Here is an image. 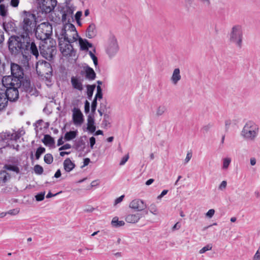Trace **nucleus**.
Returning <instances> with one entry per match:
<instances>
[{
    "label": "nucleus",
    "mask_w": 260,
    "mask_h": 260,
    "mask_svg": "<svg viewBox=\"0 0 260 260\" xmlns=\"http://www.w3.org/2000/svg\"><path fill=\"white\" fill-rule=\"evenodd\" d=\"M16 133V135L19 136V139L25 134V131L23 129H19Z\"/></svg>",
    "instance_id": "nucleus-61"
},
{
    "label": "nucleus",
    "mask_w": 260,
    "mask_h": 260,
    "mask_svg": "<svg viewBox=\"0 0 260 260\" xmlns=\"http://www.w3.org/2000/svg\"><path fill=\"white\" fill-rule=\"evenodd\" d=\"M11 75L17 79H22L23 78L24 72L22 67L15 63H11Z\"/></svg>",
    "instance_id": "nucleus-14"
},
{
    "label": "nucleus",
    "mask_w": 260,
    "mask_h": 260,
    "mask_svg": "<svg viewBox=\"0 0 260 260\" xmlns=\"http://www.w3.org/2000/svg\"><path fill=\"white\" fill-rule=\"evenodd\" d=\"M96 35L95 25L94 23H91L89 25L86 29V37L89 39L94 38Z\"/></svg>",
    "instance_id": "nucleus-23"
},
{
    "label": "nucleus",
    "mask_w": 260,
    "mask_h": 260,
    "mask_svg": "<svg viewBox=\"0 0 260 260\" xmlns=\"http://www.w3.org/2000/svg\"><path fill=\"white\" fill-rule=\"evenodd\" d=\"M42 142L46 145H53L54 143L53 139L49 135H45L44 139L42 140Z\"/></svg>",
    "instance_id": "nucleus-34"
},
{
    "label": "nucleus",
    "mask_w": 260,
    "mask_h": 260,
    "mask_svg": "<svg viewBox=\"0 0 260 260\" xmlns=\"http://www.w3.org/2000/svg\"><path fill=\"white\" fill-rule=\"evenodd\" d=\"M124 197V195H122L119 198H117L115 201V205L118 204L122 201L123 198Z\"/></svg>",
    "instance_id": "nucleus-60"
},
{
    "label": "nucleus",
    "mask_w": 260,
    "mask_h": 260,
    "mask_svg": "<svg viewBox=\"0 0 260 260\" xmlns=\"http://www.w3.org/2000/svg\"><path fill=\"white\" fill-rule=\"evenodd\" d=\"M2 84L6 88L14 86L21 87V81L19 79H17L12 75L5 76L3 77Z\"/></svg>",
    "instance_id": "nucleus-13"
},
{
    "label": "nucleus",
    "mask_w": 260,
    "mask_h": 260,
    "mask_svg": "<svg viewBox=\"0 0 260 260\" xmlns=\"http://www.w3.org/2000/svg\"><path fill=\"white\" fill-rule=\"evenodd\" d=\"M58 45L60 52L63 56L65 57L75 56L76 50L73 48L72 43L68 42L58 41Z\"/></svg>",
    "instance_id": "nucleus-9"
},
{
    "label": "nucleus",
    "mask_w": 260,
    "mask_h": 260,
    "mask_svg": "<svg viewBox=\"0 0 260 260\" xmlns=\"http://www.w3.org/2000/svg\"><path fill=\"white\" fill-rule=\"evenodd\" d=\"M95 85L92 84V85H87L86 86L87 87V95L88 99L89 100H91L93 91L95 88Z\"/></svg>",
    "instance_id": "nucleus-33"
},
{
    "label": "nucleus",
    "mask_w": 260,
    "mask_h": 260,
    "mask_svg": "<svg viewBox=\"0 0 260 260\" xmlns=\"http://www.w3.org/2000/svg\"><path fill=\"white\" fill-rule=\"evenodd\" d=\"M36 27V17L29 12L23 11V20L20 24V33L30 37Z\"/></svg>",
    "instance_id": "nucleus-3"
},
{
    "label": "nucleus",
    "mask_w": 260,
    "mask_h": 260,
    "mask_svg": "<svg viewBox=\"0 0 260 260\" xmlns=\"http://www.w3.org/2000/svg\"><path fill=\"white\" fill-rule=\"evenodd\" d=\"M71 82L74 89L81 91L83 89L82 82L78 77L73 76L71 79Z\"/></svg>",
    "instance_id": "nucleus-19"
},
{
    "label": "nucleus",
    "mask_w": 260,
    "mask_h": 260,
    "mask_svg": "<svg viewBox=\"0 0 260 260\" xmlns=\"http://www.w3.org/2000/svg\"><path fill=\"white\" fill-rule=\"evenodd\" d=\"M215 213L214 209H210L206 213V216L209 218H211Z\"/></svg>",
    "instance_id": "nucleus-56"
},
{
    "label": "nucleus",
    "mask_w": 260,
    "mask_h": 260,
    "mask_svg": "<svg viewBox=\"0 0 260 260\" xmlns=\"http://www.w3.org/2000/svg\"><path fill=\"white\" fill-rule=\"evenodd\" d=\"M81 74H84L85 78L90 81L93 80L96 78L94 71L87 64L83 67V71H81Z\"/></svg>",
    "instance_id": "nucleus-16"
},
{
    "label": "nucleus",
    "mask_w": 260,
    "mask_h": 260,
    "mask_svg": "<svg viewBox=\"0 0 260 260\" xmlns=\"http://www.w3.org/2000/svg\"><path fill=\"white\" fill-rule=\"evenodd\" d=\"M88 131L93 133L95 131L96 127L94 125V115L89 114L87 116V127Z\"/></svg>",
    "instance_id": "nucleus-21"
},
{
    "label": "nucleus",
    "mask_w": 260,
    "mask_h": 260,
    "mask_svg": "<svg viewBox=\"0 0 260 260\" xmlns=\"http://www.w3.org/2000/svg\"><path fill=\"white\" fill-rule=\"evenodd\" d=\"M243 31L242 26L240 25L234 26L230 34V41L234 43L238 48H241L242 46Z\"/></svg>",
    "instance_id": "nucleus-6"
},
{
    "label": "nucleus",
    "mask_w": 260,
    "mask_h": 260,
    "mask_svg": "<svg viewBox=\"0 0 260 260\" xmlns=\"http://www.w3.org/2000/svg\"><path fill=\"white\" fill-rule=\"evenodd\" d=\"M42 66L44 68L45 70V77L46 80L49 82L51 81L50 78L52 76V68L50 63L47 62L46 61H42Z\"/></svg>",
    "instance_id": "nucleus-18"
},
{
    "label": "nucleus",
    "mask_w": 260,
    "mask_h": 260,
    "mask_svg": "<svg viewBox=\"0 0 260 260\" xmlns=\"http://www.w3.org/2000/svg\"><path fill=\"white\" fill-rule=\"evenodd\" d=\"M128 158H129V155L127 154L122 158V159L119 163V165H120V166L124 165L126 163V162L128 160Z\"/></svg>",
    "instance_id": "nucleus-52"
},
{
    "label": "nucleus",
    "mask_w": 260,
    "mask_h": 260,
    "mask_svg": "<svg viewBox=\"0 0 260 260\" xmlns=\"http://www.w3.org/2000/svg\"><path fill=\"white\" fill-rule=\"evenodd\" d=\"M19 139V136L16 135L15 133H11L10 132L9 140H15L17 141Z\"/></svg>",
    "instance_id": "nucleus-53"
},
{
    "label": "nucleus",
    "mask_w": 260,
    "mask_h": 260,
    "mask_svg": "<svg viewBox=\"0 0 260 260\" xmlns=\"http://www.w3.org/2000/svg\"><path fill=\"white\" fill-rule=\"evenodd\" d=\"M181 227V224L179 222H177L172 228V231H174L176 230H179Z\"/></svg>",
    "instance_id": "nucleus-62"
},
{
    "label": "nucleus",
    "mask_w": 260,
    "mask_h": 260,
    "mask_svg": "<svg viewBox=\"0 0 260 260\" xmlns=\"http://www.w3.org/2000/svg\"><path fill=\"white\" fill-rule=\"evenodd\" d=\"M21 87L15 85L10 87H7L4 93L7 99L11 102H15L19 98V92L18 89Z\"/></svg>",
    "instance_id": "nucleus-10"
},
{
    "label": "nucleus",
    "mask_w": 260,
    "mask_h": 260,
    "mask_svg": "<svg viewBox=\"0 0 260 260\" xmlns=\"http://www.w3.org/2000/svg\"><path fill=\"white\" fill-rule=\"evenodd\" d=\"M231 162V159L229 157L225 158L223 159V169H227Z\"/></svg>",
    "instance_id": "nucleus-42"
},
{
    "label": "nucleus",
    "mask_w": 260,
    "mask_h": 260,
    "mask_svg": "<svg viewBox=\"0 0 260 260\" xmlns=\"http://www.w3.org/2000/svg\"><path fill=\"white\" fill-rule=\"evenodd\" d=\"M26 92H31L32 88L30 87V82L29 80H24L23 78L21 79V87Z\"/></svg>",
    "instance_id": "nucleus-28"
},
{
    "label": "nucleus",
    "mask_w": 260,
    "mask_h": 260,
    "mask_svg": "<svg viewBox=\"0 0 260 260\" xmlns=\"http://www.w3.org/2000/svg\"><path fill=\"white\" fill-rule=\"evenodd\" d=\"M69 20L68 22L66 23L60 30L59 36L58 38V41L72 43L76 41L80 37L74 25L69 23Z\"/></svg>",
    "instance_id": "nucleus-2"
},
{
    "label": "nucleus",
    "mask_w": 260,
    "mask_h": 260,
    "mask_svg": "<svg viewBox=\"0 0 260 260\" xmlns=\"http://www.w3.org/2000/svg\"><path fill=\"white\" fill-rule=\"evenodd\" d=\"M110 116L107 114H105L104 115V119L102 121V126L104 128H107L108 126H110Z\"/></svg>",
    "instance_id": "nucleus-36"
},
{
    "label": "nucleus",
    "mask_w": 260,
    "mask_h": 260,
    "mask_svg": "<svg viewBox=\"0 0 260 260\" xmlns=\"http://www.w3.org/2000/svg\"><path fill=\"white\" fill-rule=\"evenodd\" d=\"M44 161L47 164H51L53 160V157L51 154L47 153L45 155L44 157Z\"/></svg>",
    "instance_id": "nucleus-40"
},
{
    "label": "nucleus",
    "mask_w": 260,
    "mask_h": 260,
    "mask_svg": "<svg viewBox=\"0 0 260 260\" xmlns=\"http://www.w3.org/2000/svg\"><path fill=\"white\" fill-rule=\"evenodd\" d=\"M11 178V175L6 171L3 170L0 171V180L3 182H6Z\"/></svg>",
    "instance_id": "nucleus-32"
},
{
    "label": "nucleus",
    "mask_w": 260,
    "mask_h": 260,
    "mask_svg": "<svg viewBox=\"0 0 260 260\" xmlns=\"http://www.w3.org/2000/svg\"><path fill=\"white\" fill-rule=\"evenodd\" d=\"M258 133V125L252 121H248L242 130L241 136L246 139L253 141L257 137Z\"/></svg>",
    "instance_id": "nucleus-5"
},
{
    "label": "nucleus",
    "mask_w": 260,
    "mask_h": 260,
    "mask_svg": "<svg viewBox=\"0 0 260 260\" xmlns=\"http://www.w3.org/2000/svg\"><path fill=\"white\" fill-rule=\"evenodd\" d=\"M96 106H97V100H96L95 99H93V100L92 101V102L91 103V113L90 114H93V115L94 114V113L95 112Z\"/></svg>",
    "instance_id": "nucleus-47"
},
{
    "label": "nucleus",
    "mask_w": 260,
    "mask_h": 260,
    "mask_svg": "<svg viewBox=\"0 0 260 260\" xmlns=\"http://www.w3.org/2000/svg\"><path fill=\"white\" fill-rule=\"evenodd\" d=\"M82 12L81 11H78L76 12L75 15V19L76 20H79L80 19V17H81L82 16Z\"/></svg>",
    "instance_id": "nucleus-63"
},
{
    "label": "nucleus",
    "mask_w": 260,
    "mask_h": 260,
    "mask_svg": "<svg viewBox=\"0 0 260 260\" xmlns=\"http://www.w3.org/2000/svg\"><path fill=\"white\" fill-rule=\"evenodd\" d=\"M10 132H2L0 134V141L9 140Z\"/></svg>",
    "instance_id": "nucleus-41"
},
{
    "label": "nucleus",
    "mask_w": 260,
    "mask_h": 260,
    "mask_svg": "<svg viewBox=\"0 0 260 260\" xmlns=\"http://www.w3.org/2000/svg\"><path fill=\"white\" fill-rule=\"evenodd\" d=\"M45 192H41L39 193H38L35 196V198L36 201L40 202L44 200L45 197Z\"/></svg>",
    "instance_id": "nucleus-49"
},
{
    "label": "nucleus",
    "mask_w": 260,
    "mask_h": 260,
    "mask_svg": "<svg viewBox=\"0 0 260 260\" xmlns=\"http://www.w3.org/2000/svg\"><path fill=\"white\" fill-rule=\"evenodd\" d=\"M85 146V141L82 138H80L75 141L74 147L78 151H83Z\"/></svg>",
    "instance_id": "nucleus-26"
},
{
    "label": "nucleus",
    "mask_w": 260,
    "mask_h": 260,
    "mask_svg": "<svg viewBox=\"0 0 260 260\" xmlns=\"http://www.w3.org/2000/svg\"><path fill=\"white\" fill-rule=\"evenodd\" d=\"M89 55L93 60L94 66L96 67L98 64V59L97 57L91 51H89Z\"/></svg>",
    "instance_id": "nucleus-46"
},
{
    "label": "nucleus",
    "mask_w": 260,
    "mask_h": 260,
    "mask_svg": "<svg viewBox=\"0 0 260 260\" xmlns=\"http://www.w3.org/2000/svg\"><path fill=\"white\" fill-rule=\"evenodd\" d=\"M253 260H260V253L256 252L253 256Z\"/></svg>",
    "instance_id": "nucleus-64"
},
{
    "label": "nucleus",
    "mask_w": 260,
    "mask_h": 260,
    "mask_svg": "<svg viewBox=\"0 0 260 260\" xmlns=\"http://www.w3.org/2000/svg\"><path fill=\"white\" fill-rule=\"evenodd\" d=\"M73 119L75 124H81L83 122V115L79 108H74L73 109Z\"/></svg>",
    "instance_id": "nucleus-17"
},
{
    "label": "nucleus",
    "mask_w": 260,
    "mask_h": 260,
    "mask_svg": "<svg viewBox=\"0 0 260 260\" xmlns=\"http://www.w3.org/2000/svg\"><path fill=\"white\" fill-rule=\"evenodd\" d=\"M181 78V76L180 75V72L179 68H176L174 69L173 75L171 77V80L172 82L176 85L177 84L178 81L180 80Z\"/></svg>",
    "instance_id": "nucleus-25"
},
{
    "label": "nucleus",
    "mask_w": 260,
    "mask_h": 260,
    "mask_svg": "<svg viewBox=\"0 0 260 260\" xmlns=\"http://www.w3.org/2000/svg\"><path fill=\"white\" fill-rule=\"evenodd\" d=\"M77 135V131H70L65 134L64 139L66 141H70L75 138Z\"/></svg>",
    "instance_id": "nucleus-31"
},
{
    "label": "nucleus",
    "mask_w": 260,
    "mask_h": 260,
    "mask_svg": "<svg viewBox=\"0 0 260 260\" xmlns=\"http://www.w3.org/2000/svg\"><path fill=\"white\" fill-rule=\"evenodd\" d=\"M46 149L44 147L40 146L36 150L35 153V157L37 160H38L42 154L45 153Z\"/></svg>",
    "instance_id": "nucleus-38"
},
{
    "label": "nucleus",
    "mask_w": 260,
    "mask_h": 260,
    "mask_svg": "<svg viewBox=\"0 0 260 260\" xmlns=\"http://www.w3.org/2000/svg\"><path fill=\"white\" fill-rule=\"evenodd\" d=\"M8 47L10 51L14 54L21 53L23 56L27 51L37 58L39 55V51L34 41L30 37H27L19 32L17 35H12L9 39Z\"/></svg>",
    "instance_id": "nucleus-1"
},
{
    "label": "nucleus",
    "mask_w": 260,
    "mask_h": 260,
    "mask_svg": "<svg viewBox=\"0 0 260 260\" xmlns=\"http://www.w3.org/2000/svg\"><path fill=\"white\" fill-rule=\"evenodd\" d=\"M191 157L192 153L191 152H188L185 159V164L187 163L190 160Z\"/></svg>",
    "instance_id": "nucleus-59"
},
{
    "label": "nucleus",
    "mask_w": 260,
    "mask_h": 260,
    "mask_svg": "<svg viewBox=\"0 0 260 260\" xmlns=\"http://www.w3.org/2000/svg\"><path fill=\"white\" fill-rule=\"evenodd\" d=\"M34 171L36 174L41 175L43 172V168L40 165H36L34 167Z\"/></svg>",
    "instance_id": "nucleus-45"
},
{
    "label": "nucleus",
    "mask_w": 260,
    "mask_h": 260,
    "mask_svg": "<svg viewBox=\"0 0 260 260\" xmlns=\"http://www.w3.org/2000/svg\"><path fill=\"white\" fill-rule=\"evenodd\" d=\"M75 167V164L69 158H67L64 160L63 168L66 172H71Z\"/></svg>",
    "instance_id": "nucleus-27"
},
{
    "label": "nucleus",
    "mask_w": 260,
    "mask_h": 260,
    "mask_svg": "<svg viewBox=\"0 0 260 260\" xmlns=\"http://www.w3.org/2000/svg\"><path fill=\"white\" fill-rule=\"evenodd\" d=\"M129 208L135 209L138 211H143L147 205L145 202L140 199H135L129 203Z\"/></svg>",
    "instance_id": "nucleus-15"
},
{
    "label": "nucleus",
    "mask_w": 260,
    "mask_h": 260,
    "mask_svg": "<svg viewBox=\"0 0 260 260\" xmlns=\"http://www.w3.org/2000/svg\"><path fill=\"white\" fill-rule=\"evenodd\" d=\"M212 245L210 244H208L206 246L203 247L199 251L200 253H204L208 250H210L212 249Z\"/></svg>",
    "instance_id": "nucleus-50"
},
{
    "label": "nucleus",
    "mask_w": 260,
    "mask_h": 260,
    "mask_svg": "<svg viewBox=\"0 0 260 260\" xmlns=\"http://www.w3.org/2000/svg\"><path fill=\"white\" fill-rule=\"evenodd\" d=\"M125 223L122 220H119L118 218L116 216L113 218L111 221V225L114 228H119L120 226H123Z\"/></svg>",
    "instance_id": "nucleus-30"
},
{
    "label": "nucleus",
    "mask_w": 260,
    "mask_h": 260,
    "mask_svg": "<svg viewBox=\"0 0 260 260\" xmlns=\"http://www.w3.org/2000/svg\"><path fill=\"white\" fill-rule=\"evenodd\" d=\"M7 14V10L4 4L0 5V15L5 17Z\"/></svg>",
    "instance_id": "nucleus-44"
},
{
    "label": "nucleus",
    "mask_w": 260,
    "mask_h": 260,
    "mask_svg": "<svg viewBox=\"0 0 260 260\" xmlns=\"http://www.w3.org/2000/svg\"><path fill=\"white\" fill-rule=\"evenodd\" d=\"M4 169L15 172L17 174L20 173V169L17 166L6 164L4 166Z\"/></svg>",
    "instance_id": "nucleus-35"
},
{
    "label": "nucleus",
    "mask_w": 260,
    "mask_h": 260,
    "mask_svg": "<svg viewBox=\"0 0 260 260\" xmlns=\"http://www.w3.org/2000/svg\"><path fill=\"white\" fill-rule=\"evenodd\" d=\"M90 111V103L89 102L86 100L84 103V112L86 114H87Z\"/></svg>",
    "instance_id": "nucleus-51"
},
{
    "label": "nucleus",
    "mask_w": 260,
    "mask_h": 260,
    "mask_svg": "<svg viewBox=\"0 0 260 260\" xmlns=\"http://www.w3.org/2000/svg\"><path fill=\"white\" fill-rule=\"evenodd\" d=\"M142 217V214L140 213L128 214L125 217V221L128 223H135L137 222Z\"/></svg>",
    "instance_id": "nucleus-20"
},
{
    "label": "nucleus",
    "mask_w": 260,
    "mask_h": 260,
    "mask_svg": "<svg viewBox=\"0 0 260 260\" xmlns=\"http://www.w3.org/2000/svg\"><path fill=\"white\" fill-rule=\"evenodd\" d=\"M226 185H227L226 181H224V180L222 181L219 186V187H218L219 189L221 190H224V189H225V188L226 187Z\"/></svg>",
    "instance_id": "nucleus-54"
},
{
    "label": "nucleus",
    "mask_w": 260,
    "mask_h": 260,
    "mask_svg": "<svg viewBox=\"0 0 260 260\" xmlns=\"http://www.w3.org/2000/svg\"><path fill=\"white\" fill-rule=\"evenodd\" d=\"M119 50L117 40L115 37L110 38L106 52L110 57L115 55Z\"/></svg>",
    "instance_id": "nucleus-11"
},
{
    "label": "nucleus",
    "mask_w": 260,
    "mask_h": 260,
    "mask_svg": "<svg viewBox=\"0 0 260 260\" xmlns=\"http://www.w3.org/2000/svg\"><path fill=\"white\" fill-rule=\"evenodd\" d=\"M103 98L102 89L100 86L96 87V93L95 94L94 99L97 100L98 99H102Z\"/></svg>",
    "instance_id": "nucleus-39"
},
{
    "label": "nucleus",
    "mask_w": 260,
    "mask_h": 260,
    "mask_svg": "<svg viewBox=\"0 0 260 260\" xmlns=\"http://www.w3.org/2000/svg\"><path fill=\"white\" fill-rule=\"evenodd\" d=\"M40 46V51L41 55L46 59L50 61L53 59L56 54V46L53 45L52 42L51 45L47 44V42H43Z\"/></svg>",
    "instance_id": "nucleus-7"
},
{
    "label": "nucleus",
    "mask_w": 260,
    "mask_h": 260,
    "mask_svg": "<svg viewBox=\"0 0 260 260\" xmlns=\"http://www.w3.org/2000/svg\"><path fill=\"white\" fill-rule=\"evenodd\" d=\"M71 148V145L70 144L67 143V144H64V145L61 146L59 148V150L61 151V150H66V149H70Z\"/></svg>",
    "instance_id": "nucleus-55"
},
{
    "label": "nucleus",
    "mask_w": 260,
    "mask_h": 260,
    "mask_svg": "<svg viewBox=\"0 0 260 260\" xmlns=\"http://www.w3.org/2000/svg\"><path fill=\"white\" fill-rule=\"evenodd\" d=\"M19 3V0H11L10 4L12 7H16L18 6Z\"/></svg>",
    "instance_id": "nucleus-58"
},
{
    "label": "nucleus",
    "mask_w": 260,
    "mask_h": 260,
    "mask_svg": "<svg viewBox=\"0 0 260 260\" xmlns=\"http://www.w3.org/2000/svg\"><path fill=\"white\" fill-rule=\"evenodd\" d=\"M3 27L5 30L8 34L16 31V26L14 22L10 21L3 23Z\"/></svg>",
    "instance_id": "nucleus-22"
},
{
    "label": "nucleus",
    "mask_w": 260,
    "mask_h": 260,
    "mask_svg": "<svg viewBox=\"0 0 260 260\" xmlns=\"http://www.w3.org/2000/svg\"><path fill=\"white\" fill-rule=\"evenodd\" d=\"M89 142H90V146L91 148H93V147L95 143V138L93 137H91L89 139Z\"/></svg>",
    "instance_id": "nucleus-57"
},
{
    "label": "nucleus",
    "mask_w": 260,
    "mask_h": 260,
    "mask_svg": "<svg viewBox=\"0 0 260 260\" xmlns=\"http://www.w3.org/2000/svg\"><path fill=\"white\" fill-rule=\"evenodd\" d=\"M56 5V0H41L40 7L43 12L47 14L52 12Z\"/></svg>",
    "instance_id": "nucleus-12"
},
{
    "label": "nucleus",
    "mask_w": 260,
    "mask_h": 260,
    "mask_svg": "<svg viewBox=\"0 0 260 260\" xmlns=\"http://www.w3.org/2000/svg\"><path fill=\"white\" fill-rule=\"evenodd\" d=\"M213 124L211 123H209L206 125H204L201 129V131L204 133H207L209 129L212 127Z\"/></svg>",
    "instance_id": "nucleus-48"
},
{
    "label": "nucleus",
    "mask_w": 260,
    "mask_h": 260,
    "mask_svg": "<svg viewBox=\"0 0 260 260\" xmlns=\"http://www.w3.org/2000/svg\"><path fill=\"white\" fill-rule=\"evenodd\" d=\"M8 101L5 94L0 92V111L3 110L7 106Z\"/></svg>",
    "instance_id": "nucleus-29"
},
{
    "label": "nucleus",
    "mask_w": 260,
    "mask_h": 260,
    "mask_svg": "<svg viewBox=\"0 0 260 260\" xmlns=\"http://www.w3.org/2000/svg\"><path fill=\"white\" fill-rule=\"evenodd\" d=\"M35 30L36 38L43 42H46L52 35V26L49 22H44L37 26Z\"/></svg>",
    "instance_id": "nucleus-4"
},
{
    "label": "nucleus",
    "mask_w": 260,
    "mask_h": 260,
    "mask_svg": "<svg viewBox=\"0 0 260 260\" xmlns=\"http://www.w3.org/2000/svg\"><path fill=\"white\" fill-rule=\"evenodd\" d=\"M167 111V108L164 105H160L159 106L156 111V115L157 116H160L163 115L165 112Z\"/></svg>",
    "instance_id": "nucleus-37"
},
{
    "label": "nucleus",
    "mask_w": 260,
    "mask_h": 260,
    "mask_svg": "<svg viewBox=\"0 0 260 260\" xmlns=\"http://www.w3.org/2000/svg\"><path fill=\"white\" fill-rule=\"evenodd\" d=\"M79 43L81 50L88 51L89 48L92 47V44L89 42L86 39H83L79 37Z\"/></svg>",
    "instance_id": "nucleus-24"
},
{
    "label": "nucleus",
    "mask_w": 260,
    "mask_h": 260,
    "mask_svg": "<svg viewBox=\"0 0 260 260\" xmlns=\"http://www.w3.org/2000/svg\"><path fill=\"white\" fill-rule=\"evenodd\" d=\"M58 11L62 14L61 21L63 23H66L67 17H72L75 7L71 3L69 5L65 4V2L62 6L59 5L58 7Z\"/></svg>",
    "instance_id": "nucleus-8"
},
{
    "label": "nucleus",
    "mask_w": 260,
    "mask_h": 260,
    "mask_svg": "<svg viewBox=\"0 0 260 260\" xmlns=\"http://www.w3.org/2000/svg\"><path fill=\"white\" fill-rule=\"evenodd\" d=\"M150 212L154 215H157L158 213L156 206L154 204H152L149 207Z\"/></svg>",
    "instance_id": "nucleus-43"
}]
</instances>
